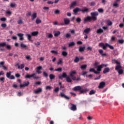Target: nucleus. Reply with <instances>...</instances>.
Segmentation results:
<instances>
[{"instance_id": "nucleus-60", "label": "nucleus", "mask_w": 124, "mask_h": 124, "mask_svg": "<svg viewBox=\"0 0 124 124\" xmlns=\"http://www.w3.org/2000/svg\"><path fill=\"white\" fill-rule=\"evenodd\" d=\"M25 67V64H21L20 66V69H23Z\"/></svg>"}, {"instance_id": "nucleus-44", "label": "nucleus", "mask_w": 124, "mask_h": 124, "mask_svg": "<svg viewBox=\"0 0 124 124\" xmlns=\"http://www.w3.org/2000/svg\"><path fill=\"white\" fill-rule=\"evenodd\" d=\"M55 71H58L59 72H62V68L61 67L58 68L57 69H55Z\"/></svg>"}, {"instance_id": "nucleus-3", "label": "nucleus", "mask_w": 124, "mask_h": 124, "mask_svg": "<svg viewBox=\"0 0 124 124\" xmlns=\"http://www.w3.org/2000/svg\"><path fill=\"white\" fill-rule=\"evenodd\" d=\"M59 79H62V78H66V81L68 82V83H71L72 82V80L69 77L67 76V74H66V73L64 72L62 73V75L59 76L58 77Z\"/></svg>"}, {"instance_id": "nucleus-59", "label": "nucleus", "mask_w": 124, "mask_h": 124, "mask_svg": "<svg viewBox=\"0 0 124 124\" xmlns=\"http://www.w3.org/2000/svg\"><path fill=\"white\" fill-rule=\"evenodd\" d=\"M77 44H78V45H82V44H83V42L81 41H78L77 42Z\"/></svg>"}, {"instance_id": "nucleus-61", "label": "nucleus", "mask_w": 124, "mask_h": 124, "mask_svg": "<svg viewBox=\"0 0 124 124\" xmlns=\"http://www.w3.org/2000/svg\"><path fill=\"white\" fill-rule=\"evenodd\" d=\"M15 76H16V78H19L21 77V75L18 73L16 74Z\"/></svg>"}, {"instance_id": "nucleus-41", "label": "nucleus", "mask_w": 124, "mask_h": 124, "mask_svg": "<svg viewBox=\"0 0 124 124\" xmlns=\"http://www.w3.org/2000/svg\"><path fill=\"white\" fill-rule=\"evenodd\" d=\"M107 23L108 26H112V25L113 24V23L112 22V21H111V20H108Z\"/></svg>"}, {"instance_id": "nucleus-20", "label": "nucleus", "mask_w": 124, "mask_h": 124, "mask_svg": "<svg viewBox=\"0 0 124 124\" xmlns=\"http://www.w3.org/2000/svg\"><path fill=\"white\" fill-rule=\"evenodd\" d=\"M60 96H61V97H63L64 98H65L66 99H69V97L65 95V94H64V93H60Z\"/></svg>"}, {"instance_id": "nucleus-33", "label": "nucleus", "mask_w": 124, "mask_h": 124, "mask_svg": "<svg viewBox=\"0 0 124 124\" xmlns=\"http://www.w3.org/2000/svg\"><path fill=\"white\" fill-rule=\"evenodd\" d=\"M41 22H42L41 20H40L39 18H38L36 19L35 23L36 24L38 25V24H41Z\"/></svg>"}, {"instance_id": "nucleus-54", "label": "nucleus", "mask_w": 124, "mask_h": 124, "mask_svg": "<svg viewBox=\"0 0 124 124\" xmlns=\"http://www.w3.org/2000/svg\"><path fill=\"white\" fill-rule=\"evenodd\" d=\"M17 24L18 25H21V24H23V20L22 19H19L17 21Z\"/></svg>"}, {"instance_id": "nucleus-37", "label": "nucleus", "mask_w": 124, "mask_h": 124, "mask_svg": "<svg viewBox=\"0 0 124 124\" xmlns=\"http://www.w3.org/2000/svg\"><path fill=\"white\" fill-rule=\"evenodd\" d=\"M112 62L113 63H116V64H121V62H118V61L115 59L112 60Z\"/></svg>"}, {"instance_id": "nucleus-9", "label": "nucleus", "mask_w": 124, "mask_h": 124, "mask_svg": "<svg viewBox=\"0 0 124 124\" xmlns=\"http://www.w3.org/2000/svg\"><path fill=\"white\" fill-rule=\"evenodd\" d=\"M71 105V107L70 108V110L72 111H76L77 110V108L76 107V105L73 104H70Z\"/></svg>"}, {"instance_id": "nucleus-10", "label": "nucleus", "mask_w": 124, "mask_h": 124, "mask_svg": "<svg viewBox=\"0 0 124 124\" xmlns=\"http://www.w3.org/2000/svg\"><path fill=\"white\" fill-rule=\"evenodd\" d=\"M63 21L64 25H67L70 24V20L68 18H64Z\"/></svg>"}, {"instance_id": "nucleus-2", "label": "nucleus", "mask_w": 124, "mask_h": 124, "mask_svg": "<svg viewBox=\"0 0 124 124\" xmlns=\"http://www.w3.org/2000/svg\"><path fill=\"white\" fill-rule=\"evenodd\" d=\"M99 47H102L103 50H106L107 49V47L110 48L111 50H114V46L108 44V43H106L104 44L103 43H100L99 44Z\"/></svg>"}, {"instance_id": "nucleus-30", "label": "nucleus", "mask_w": 124, "mask_h": 124, "mask_svg": "<svg viewBox=\"0 0 124 124\" xmlns=\"http://www.w3.org/2000/svg\"><path fill=\"white\" fill-rule=\"evenodd\" d=\"M38 34V31H34L31 33V36H36Z\"/></svg>"}, {"instance_id": "nucleus-29", "label": "nucleus", "mask_w": 124, "mask_h": 124, "mask_svg": "<svg viewBox=\"0 0 124 124\" xmlns=\"http://www.w3.org/2000/svg\"><path fill=\"white\" fill-rule=\"evenodd\" d=\"M20 47L22 48L23 49H26L27 47V45H25L23 43H20Z\"/></svg>"}, {"instance_id": "nucleus-18", "label": "nucleus", "mask_w": 124, "mask_h": 124, "mask_svg": "<svg viewBox=\"0 0 124 124\" xmlns=\"http://www.w3.org/2000/svg\"><path fill=\"white\" fill-rule=\"evenodd\" d=\"M108 72H110V68H109L108 67L105 68L103 71V73H104V74H105L106 73H108Z\"/></svg>"}, {"instance_id": "nucleus-34", "label": "nucleus", "mask_w": 124, "mask_h": 124, "mask_svg": "<svg viewBox=\"0 0 124 124\" xmlns=\"http://www.w3.org/2000/svg\"><path fill=\"white\" fill-rule=\"evenodd\" d=\"M76 21L77 23H78V24H80V23H81V21H82V19H81V18L78 17L76 18Z\"/></svg>"}, {"instance_id": "nucleus-58", "label": "nucleus", "mask_w": 124, "mask_h": 124, "mask_svg": "<svg viewBox=\"0 0 124 124\" xmlns=\"http://www.w3.org/2000/svg\"><path fill=\"white\" fill-rule=\"evenodd\" d=\"M0 20L2 21V22H5V21H6V18L5 17H2L0 19Z\"/></svg>"}, {"instance_id": "nucleus-56", "label": "nucleus", "mask_w": 124, "mask_h": 124, "mask_svg": "<svg viewBox=\"0 0 124 124\" xmlns=\"http://www.w3.org/2000/svg\"><path fill=\"white\" fill-rule=\"evenodd\" d=\"M60 91V88L59 87H56L54 90V92L55 93H58Z\"/></svg>"}, {"instance_id": "nucleus-19", "label": "nucleus", "mask_w": 124, "mask_h": 124, "mask_svg": "<svg viewBox=\"0 0 124 124\" xmlns=\"http://www.w3.org/2000/svg\"><path fill=\"white\" fill-rule=\"evenodd\" d=\"M60 96H61V97H63L64 98H65L66 99H69V97L65 95V94H64V93H60Z\"/></svg>"}, {"instance_id": "nucleus-25", "label": "nucleus", "mask_w": 124, "mask_h": 124, "mask_svg": "<svg viewBox=\"0 0 124 124\" xmlns=\"http://www.w3.org/2000/svg\"><path fill=\"white\" fill-rule=\"evenodd\" d=\"M76 4H77V2H76V1H74L72 2L71 3L70 8H72V7H74V6H75V5H76Z\"/></svg>"}, {"instance_id": "nucleus-35", "label": "nucleus", "mask_w": 124, "mask_h": 124, "mask_svg": "<svg viewBox=\"0 0 124 124\" xmlns=\"http://www.w3.org/2000/svg\"><path fill=\"white\" fill-rule=\"evenodd\" d=\"M103 32V30L101 29H98L96 31L97 33H102Z\"/></svg>"}, {"instance_id": "nucleus-46", "label": "nucleus", "mask_w": 124, "mask_h": 124, "mask_svg": "<svg viewBox=\"0 0 124 124\" xmlns=\"http://www.w3.org/2000/svg\"><path fill=\"white\" fill-rule=\"evenodd\" d=\"M114 7H119V4L117 3V1H115L113 4Z\"/></svg>"}, {"instance_id": "nucleus-51", "label": "nucleus", "mask_w": 124, "mask_h": 124, "mask_svg": "<svg viewBox=\"0 0 124 124\" xmlns=\"http://www.w3.org/2000/svg\"><path fill=\"white\" fill-rule=\"evenodd\" d=\"M118 43H120V44H123L124 42V40L123 39H119L118 41Z\"/></svg>"}, {"instance_id": "nucleus-24", "label": "nucleus", "mask_w": 124, "mask_h": 124, "mask_svg": "<svg viewBox=\"0 0 124 124\" xmlns=\"http://www.w3.org/2000/svg\"><path fill=\"white\" fill-rule=\"evenodd\" d=\"M91 31V28H87L85 29L83 31V34L84 33H89Z\"/></svg>"}, {"instance_id": "nucleus-62", "label": "nucleus", "mask_w": 124, "mask_h": 124, "mask_svg": "<svg viewBox=\"0 0 124 124\" xmlns=\"http://www.w3.org/2000/svg\"><path fill=\"white\" fill-rule=\"evenodd\" d=\"M71 36V35H70L69 33H67L65 35V37H66V38H69V37H70Z\"/></svg>"}, {"instance_id": "nucleus-57", "label": "nucleus", "mask_w": 124, "mask_h": 124, "mask_svg": "<svg viewBox=\"0 0 124 124\" xmlns=\"http://www.w3.org/2000/svg\"><path fill=\"white\" fill-rule=\"evenodd\" d=\"M7 26V25L5 23H2V24H1V27L2 28H6Z\"/></svg>"}, {"instance_id": "nucleus-47", "label": "nucleus", "mask_w": 124, "mask_h": 124, "mask_svg": "<svg viewBox=\"0 0 124 124\" xmlns=\"http://www.w3.org/2000/svg\"><path fill=\"white\" fill-rule=\"evenodd\" d=\"M81 69H86V68H87V65L84 64V65H82L80 67Z\"/></svg>"}, {"instance_id": "nucleus-27", "label": "nucleus", "mask_w": 124, "mask_h": 124, "mask_svg": "<svg viewBox=\"0 0 124 124\" xmlns=\"http://www.w3.org/2000/svg\"><path fill=\"white\" fill-rule=\"evenodd\" d=\"M49 79L50 80H53V79H55V78H56V76H54V74H52L49 75Z\"/></svg>"}, {"instance_id": "nucleus-6", "label": "nucleus", "mask_w": 124, "mask_h": 124, "mask_svg": "<svg viewBox=\"0 0 124 124\" xmlns=\"http://www.w3.org/2000/svg\"><path fill=\"white\" fill-rule=\"evenodd\" d=\"M6 77L9 79H10V80H13L15 79V77H14L13 75H11V72L6 73Z\"/></svg>"}, {"instance_id": "nucleus-39", "label": "nucleus", "mask_w": 124, "mask_h": 124, "mask_svg": "<svg viewBox=\"0 0 124 124\" xmlns=\"http://www.w3.org/2000/svg\"><path fill=\"white\" fill-rule=\"evenodd\" d=\"M43 75L44 77L47 78L48 77V73H46V72L44 71L43 73Z\"/></svg>"}, {"instance_id": "nucleus-40", "label": "nucleus", "mask_w": 124, "mask_h": 124, "mask_svg": "<svg viewBox=\"0 0 124 124\" xmlns=\"http://www.w3.org/2000/svg\"><path fill=\"white\" fill-rule=\"evenodd\" d=\"M80 61V59L77 57H76L74 60V62H79V61Z\"/></svg>"}, {"instance_id": "nucleus-48", "label": "nucleus", "mask_w": 124, "mask_h": 124, "mask_svg": "<svg viewBox=\"0 0 124 124\" xmlns=\"http://www.w3.org/2000/svg\"><path fill=\"white\" fill-rule=\"evenodd\" d=\"M52 89H53L52 86H47L46 87V90H48L49 91H51Z\"/></svg>"}, {"instance_id": "nucleus-52", "label": "nucleus", "mask_w": 124, "mask_h": 124, "mask_svg": "<svg viewBox=\"0 0 124 124\" xmlns=\"http://www.w3.org/2000/svg\"><path fill=\"white\" fill-rule=\"evenodd\" d=\"M98 11L100 13H103V12H104V11L103 10V9H102V8L98 9Z\"/></svg>"}, {"instance_id": "nucleus-23", "label": "nucleus", "mask_w": 124, "mask_h": 124, "mask_svg": "<svg viewBox=\"0 0 124 124\" xmlns=\"http://www.w3.org/2000/svg\"><path fill=\"white\" fill-rule=\"evenodd\" d=\"M115 70H120V69H122V66L121 65V64H117V65L116 66Z\"/></svg>"}, {"instance_id": "nucleus-1", "label": "nucleus", "mask_w": 124, "mask_h": 124, "mask_svg": "<svg viewBox=\"0 0 124 124\" xmlns=\"http://www.w3.org/2000/svg\"><path fill=\"white\" fill-rule=\"evenodd\" d=\"M98 15V12H94L91 13L90 16H87L83 19L84 24H86L87 22H91V21H96L97 20V16Z\"/></svg>"}, {"instance_id": "nucleus-11", "label": "nucleus", "mask_w": 124, "mask_h": 124, "mask_svg": "<svg viewBox=\"0 0 124 124\" xmlns=\"http://www.w3.org/2000/svg\"><path fill=\"white\" fill-rule=\"evenodd\" d=\"M36 72L38 73V74H41L42 72L40 71L41 69H42V66H39L36 67Z\"/></svg>"}, {"instance_id": "nucleus-17", "label": "nucleus", "mask_w": 124, "mask_h": 124, "mask_svg": "<svg viewBox=\"0 0 124 124\" xmlns=\"http://www.w3.org/2000/svg\"><path fill=\"white\" fill-rule=\"evenodd\" d=\"M90 72H94V73L95 74H99V73H100V72H97L96 71H95V70H94V68H91L89 70Z\"/></svg>"}, {"instance_id": "nucleus-15", "label": "nucleus", "mask_w": 124, "mask_h": 124, "mask_svg": "<svg viewBox=\"0 0 124 124\" xmlns=\"http://www.w3.org/2000/svg\"><path fill=\"white\" fill-rule=\"evenodd\" d=\"M41 92H42V89L40 88L34 91V93L36 94H38V93H40Z\"/></svg>"}, {"instance_id": "nucleus-21", "label": "nucleus", "mask_w": 124, "mask_h": 124, "mask_svg": "<svg viewBox=\"0 0 124 124\" xmlns=\"http://www.w3.org/2000/svg\"><path fill=\"white\" fill-rule=\"evenodd\" d=\"M31 20H34V19L36 18L37 17V14L36 13H34L31 16Z\"/></svg>"}, {"instance_id": "nucleus-22", "label": "nucleus", "mask_w": 124, "mask_h": 124, "mask_svg": "<svg viewBox=\"0 0 124 124\" xmlns=\"http://www.w3.org/2000/svg\"><path fill=\"white\" fill-rule=\"evenodd\" d=\"M87 92H89V89H88L87 88L82 89V87H81V89L80 91V93H87Z\"/></svg>"}, {"instance_id": "nucleus-42", "label": "nucleus", "mask_w": 124, "mask_h": 124, "mask_svg": "<svg viewBox=\"0 0 124 124\" xmlns=\"http://www.w3.org/2000/svg\"><path fill=\"white\" fill-rule=\"evenodd\" d=\"M62 55L63 57H66V56H67V53L66 51H62Z\"/></svg>"}, {"instance_id": "nucleus-43", "label": "nucleus", "mask_w": 124, "mask_h": 124, "mask_svg": "<svg viewBox=\"0 0 124 124\" xmlns=\"http://www.w3.org/2000/svg\"><path fill=\"white\" fill-rule=\"evenodd\" d=\"M118 73L119 75H122L124 73V70L123 69H120V70H118Z\"/></svg>"}, {"instance_id": "nucleus-36", "label": "nucleus", "mask_w": 124, "mask_h": 124, "mask_svg": "<svg viewBox=\"0 0 124 124\" xmlns=\"http://www.w3.org/2000/svg\"><path fill=\"white\" fill-rule=\"evenodd\" d=\"M94 93H95V91H94L93 90H92L91 91H90V92L89 93L90 95H92L93 94H94Z\"/></svg>"}, {"instance_id": "nucleus-50", "label": "nucleus", "mask_w": 124, "mask_h": 124, "mask_svg": "<svg viewBox=\"0 0 124 124\" xmlns=\"http://www.w3.org/2000/svg\"><path fill=\"white\" fill-rule=\"evenodd\" d=\"M62 59H60L59 60V62H57V64L59 65V64H62Z\"/></svg>"}, {"instance_id": "nucleus-32", "label": "nucleus", "mask_w": 124, "mask_h": 124, "mask_svg": "<svg viewBox=\"0 0 124 124\" xmlns=\"http://www.w3.org/2000/svg\"><path fill=\"white\" fill-rule=\"evenodd\" d=\"M26 36H27L28 40H29V41H31V35L29 34H27Z\"/></svg>"}, {"instance_id": "nucleus-31", "label": "nucleus", "mask_w": 124, "mask_h": 124, "mask_svg": "<svg viewBox=\"0 0 124 124\" xmlns=\"http://www.w3.org/2000/svg\"><path fill=\"white\" fill-rule=\"evenodd\" d=\"M82 13H86L87 12H89V9L87 8H84V9H82Z\"/></svg>"}, {"instance_id": "nucleus-4", "label": "nucleus", "mask_w": 124, "mask_h": 124, "mask_svg": "<svg viewBox=\"0 0 124 124\" xmlns=\"http://www.w3.org/2000/svg\"><path fill=\"white\" fill-rule=\"evenodd\" d=\"M33 78V79H39V78H40L39 77H36V76H35V74H32L31 75H29V74H27L25 76V78H27L28 79H31V78Z\"/></svg>"}, {"instance_id": "nucleus-53", "label": "nucleus", "mask_w": 124, "mask_h": 124, "mask_svg": "<svg viewBox=\"0 0 124 124\" xmlns=\"http://www.w3.org/2000/svg\"><path fill=\"white\" fill-rule=\"evenodd\" d=\"M4 77H1L0 78V82H1L2 83H4Z\"/></svg>"}, {"instance_id": "nucleus-45", "label": "nucleus", "mask_w": 124, "mask_h": 124, "mask_svg": "<svg viewBox=\"0 0 124 124\" xmlns=\"http://www.w3.org/2000/svg\"><path fill=\"white\" fill-rule=\"evenodd\" d=\"M4 46H6V43H0V47H4Z\"/></svg>"}, {"instance_id": "nucleus-16", "label": "nucleus", "mask_w": 124, "mask_h": 124, "mask_svg": "<svg viewBox=\"0 0 124 124\" xmlns=\"http://www.w3.org/2000/svg\"><path fill=\"white\" fill-rule=\"evenodd\" d=\"M98 52L99 54L102 56V57H106V56H107V54L106 53H103V50L102 49H99Z\"/></svg>"}, {"instance_id": "nucleus-14", "label": "nucleus", "mask_w": 124, "mask_h": 124, "mask_svg": "<svg viewBox=\"0 0 124 124\" xmlns=\"http://www.w3.org/2000/svg\"><path fill=\"white\" fill-rule=\"evenodd\" d=\"M81 87L80 86H77L73 88L74 91H78V92H80L81 90Z\"/></svg>"}, {"instance_id": "nucleus-26", "label": "nucleus", "mask_w": 124, "mask_h": 124, "mask_svg": "<svg viewBox=\"0 0 124 124\" xmlns=\"http://www.w3.org/2000/svg\"><path fill=\"white\" fill-rule=\"evenodd\" d=\"M60 34H61V32H60V31H56L54 32V36L55 37H58Z\"/></svg>"}, {"instance_id": "nucleus-7", "label": "nucleus", "mask_w": 124, "mask_h": 124, "mask_svg": "<svg viewBox=\"0 0 124 124\" xmlns=\"http://www.w3.org/2000/svg\"><path fill=\"white\" fill-rule=\"evenodd\" d=\"M75 74H76V71H72V72H70L69 76H70V77H71V79H72V80H73V78H74V77H76L74 76V75H75Z\"/></svg>"}, {"instance_id": "nucleus-64", "label": "nucleus", "mask_w": 124, "mask_h": 124, "mask_svg": "<svg viewBox=\"0 0 124 124\" xmlns=\"http://www.w3.org/2000/svg\"><path fill=\"white\" fill-rule=\"evenodd\" d=\"M55 14H59L60 13V10H56L55 11Z\"/></svg>"}, {"instance_id": "nucleus-12", "label": "nucleus", "mask_w": 124, "mask_h": 124, "mask_svg": "<svg viewBox=\"0 0 124 124\" xmlns=\"http://www.w3.org/2000/svg\"><path fill=\"white\" fill-rule=\"evenodd\" d=\"M105 86V82L102 81L100 83L98 86L99 89H103V87Z\"/></svg>"}, {"instance_id": "nucleus-8", "label": "nucleus", "mask_w": 124, "mask_h": 124, "mask_svg": "<svg viewBox=\"0 0 124 124\" xmlns=\"http://www.w3.org/2000/svg\"><path fill=\"white\" fill-rule=\"evenodd\" d=\"M16 35H17V36L19 37V40H21V41L24 40V34L22 33H17Z\"/></svg>"}, {"instance_id": "nucleus-38", "label": "nucleus", "mask_w": 124, "mask_h": 124, "mask_svg": "<svg viewBox=\"0 0 124 124\" xmlns=\"http://www.w3.org/2000/svg\"><path fill=\"white\" fill-rule=\"evenodd\" d=\"M75 45V43L74 42H72L69 44V47H72V46H74Z\"/></svg>"}, {"instance_id": "nucleus-55", "label": "nucleus", "mask_w": 124, "mask_h": 124, "mask_svg": "<svg viewBox=\"0 0 124 124\" xmlns=\"http://www.w3.org/2000/svg\"><path fill=\"white\" fill-rule=\"evenodd\" d=\"M73 80L74 81H79V80H80V78H76V77H74L73 78Z\"/></svg>"}, {"instance_id": "nucleus-63", "label": "nucleus", "mask_w": 124, "mask_h": 124, "mask_svg": "<svg viewBox=\"0 0 124 124\" xmlns=\"http://www.w3.org/2000/svg\"><path fill=\"white\" fill-rule=\"evenodd\" d=\"M35 85H41V81H37L35 83Z\"/></svg>"}, {"instance_id": "nucleus-49", "label": "nucleus", "mask_w": 124, "mask_h": 124, "mask_svg": "<svg viewBox=\"0 0 124 124\" xmlns=\"http://www.w3.org/2000/svg\"><path fill=\"white\" fill-rule=\"evenodd\" d=\"M73 12L75 13V14H76V13H78V7L76 8L73 10Z\"/></svg>"}, {"instance_id": "nucleus-28", "label": "nucleus", "mask_w": 124, "mask_h": 124, "mask_svg": "<svg viewBox=\"0 0 124 124\" xmlns=\"http://www.w3.org/2000/svg\"><path fill=\"white\" fill-rule=\"evenodd\" d=\"M84 51H85V47H82V46L79 47V52H80V53H82V52H84Z\"/></svg>"}, {"instance_id": "nucleus-13", "label": "nucleus", "mask_w": 124, "mask_h": 124, "mask_svg": "<svg viewBox=\"0 0 124 124\" xmlns=\"http://www.w3.org/2000/svg\"><path fill=\"white\" fill-rule=\"evenodd\" d=\"M24 83H25V84L20 85V88H24L25 87H28L30 85L29 81H27V83H26V82H24Z\"/></svg>"}, {"instance_id": "nucleus-5", "label": "nucleus", "mask_w": 124, "mask_h": 124, "mask_svg": "<svg viewBox=\"0 0 124 124\" xmlns=\"http://www.w3.org/2000/svg\"><path fill=\"white\" fill-rule=\"evenodd\" d=\"M107 66H108V64H102L98 66L97 68V72H99L101 71L102 68H103L104 67H107Z\"/></svg>"}]
</instances>
